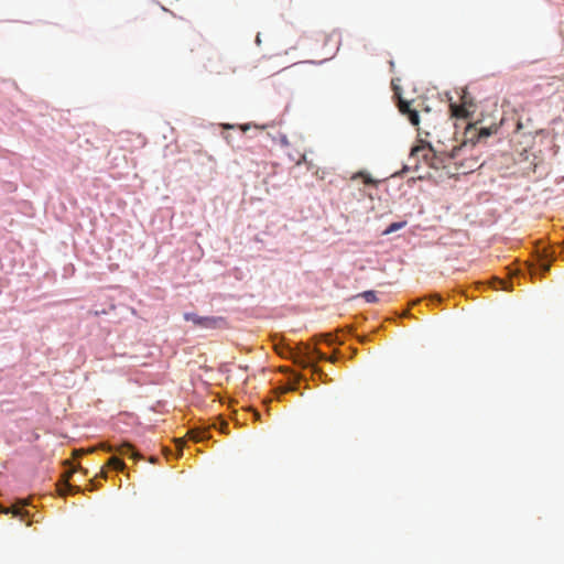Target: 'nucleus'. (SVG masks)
<instances>
[{
  "mask_svg": "<svg viewBox=\"0 0 564 564\" xmlns=\"http://www.w3.org/2000/svg\"><path fill=\"white\" fill-rule=\"evenodd\" d=\"M94 481H91V487H90V490H94Z\"/></svg>",
  "mask_w": 564,
  "mask_h": 564,
  "instance_id": "21",
  "label": "nucleus"
},
{
  "mask_svg": "<svg viewBox=\"0 0 564 564\" xmlns=\"http://www.w3.org/2000/svg\"><path fill=\"white\" fill-rule=\"evenodd\" d=\"M187 434L195 442H200V441H204L205 438L209 437L208 431L204 430V429H193V430L188 431Z\"/></svg>",
  "mask_w": 564,
  "mask_h": 564,
  "instance_id": "10",
  "label": "nucleus"
},
{
  "mask_svg": "<svg viewBox=\"0 0 564 564\" xmlns=\"http://www.w3.org/2000/svg\"><path fill=\"white\" fill-rule=\"evenodd\" d=\"M95 451V447L89 448L87 452L93 453Z\"/></svg>",
  "mask_w": 564,
  "mask_h": 564,
  "instance_id": "20",
  "label": "nucleus"
},
{
  "mask_svg": "<svg viewBox=\"0 0 564 564\" xmlns=\"http://www.w3.org/2000/svg\"><path fill=\"white\" fill-rule=\"evenodd\" d=\"M260 43H261V37H260V33H258L256 36V44L260 45Z\"/></svg>",
  "mask_w": 564,
  "mask_h": 564,
  "instance_id": "18",
  "label": "nucleus"
},
{
  "mask_svg": "<svg viewBox=\"0 0 564 564\" xmlns=\"http://www.w3.org/2000/svg\"><path fill=\"white\" fill-rule=\"evenodd\" d=\"M70 474L72 473H68L65 476V479L63 480V482L58 485V492L61 496H65L69 492H73V490L79 491L78 487H73L70 484H68V478H69Z\"/></svg>",
  "mask_w": 564,
  "mask_h": 564,
  "instance_id": "9",
  "label": "nucleus"
},
{
  "mask_svg": "<svg viewBox=\"0 0 564 564\" xmlns=\"http://www.w3.org/2000/svg\"><path fill=\"white\" fill-rule=\"evenodd\" d=\"M324 338L327 343H333V339H332V335L330 334H326L324 335Z\"/></svg>",
  "mask_w": 564,
  "mask_h": 564,
  "instance_id": "16",
  "label": "nucleus"
},
{
  "mask_svg": "<svg viewBox=\"0 0 564 564\" xmlns=\"http://www.w3.org/2000/svg\"><path fill=\"white\" fill-rule=\"evenodd\" d=\"M99 476L102 477V478H106L107 477V473L104 469H101Z\"/></svg>",
  "mask_w": 564,
  "mask_h": 564,
  "instance_id": "19",
  "label": "nucleus"
},
{
  "mask_svg": "<svg viewBox=\"0 0 564 564\" xmlns=\"http://www.w3.org/2000/svg\"><path fill=\"white\" fill-rule=\"evenodd\" d=\"M228 424L226 422L220 423V431L225 433V429H227Z\"/></svg>",
  "mask_w": 564,
  "mask_h": 564,
  "instance_id": "17",
  "label": "nucleus"
},
{
  "mask_svg": "<svg viewBox=\"0 0 564 564\" xmlns=\"http://www.w3.org/2000/svg\"><path fill=\"white\" fill-rule=\"evenodd\" d=\"M550 249H534L532 253V261L531 265L538 267V269H541L542 271H549L550 270V261H549V251Z\"/></svg>",
  "mask_w": 564,
  "mask_h": 564,
  "instance_id": "4",
  "label": "nucleus"
},
{
  "mask_svg": "<svg viewBox=\"0 0 564 564\" xmlns=\"http://www.w3.org/2000/svg\"><path fill=\"white\" fill-rule=\"evenodd\" d=\"M406 220L400 219L395 221H391L386 226L384 229L381 231V236H390L392 234H397L398 231L402 230L406 226Z\"/></svg>",
  "mask_w": 564,
  "mask_h": 564,
  "instance_id": "7",
  "label": "nucleus"
},
{
  "mask_svg": "<svg viewBox=\"0 0 564 564\" xmlns=\"http://www.w3.org/2000/svg\"><path fill=\"white\" fill-rule=\"evenodd\" d=\"M399 109L401 113L408 117L409 122L416 127L420 123V113L416 109L412 108L411 102L402 99L399 104Z\"/></svg>",
  "mask_w": 564,
  "mask_h": 564,
  "instance_id": "5",
  "label": "nucleus"
},
{
  "mask_svg": "<svg viewBox=\"0 0 564 564\" xmlns=\"http://www.w3.org/2000/svg\"><path fill=\"white\" fill-rule=\"evenodd\" d=\"M454 158L455 154L447 156L445 149L434 147L430 141L421 138V132L419 131V139L411 148L405 167L419 172L422 169V164H424L429 169L440 170L446 166V162L449 159Z\"/></svg>",
  "mask_w": 564,
  "mask_h": 564,
  "instance_id": "1",
  "label": "nucleus"
},
{
  "mask_svg": "<svg viewBox=\"0 0 564 564\" xmlns=\"http://www.w3.org/2000/svg\"><path fill=\"white\" fill-rule=\"evenodd\" d=\"M184 319L187 322H192L195 326L200 328H217L220 323H223L221 317L215 316H198L195 313H185Z\"/></svg>",
  "mask_w": 564,
  "mask_h": 564,
  "instance_id": "3",
  "label": "nucleus"
},
{
  "mask_svg": "<svg viewBox=\"0 0 564 564\" xmlns=\"http://www.w3.org/2000/svg\"><path fill=\"white\" fill-rule=\"evenodd\" d=\"M294 362L302 367H314L315 360H328L327 356L316 348L305 347L303 352L293 355ZM329 361L335 362V358H329Z\"/></svg>",
  "mask_w": 564,
  "mask_h": 564,
  "instance_id": "2",
  "label": "nucleus"
},
{
  "mask_svg": "<svg viewBox=\"0 0 564 564\" xmlns=\"http://www.w3.org/2000/svg\"><path fill=\"white\" fill-rule=\"evenodd\" d=\"M444 95H445L446 101H448V104H449L451 109H453V110L456 109L457 108V104L454 101V98L451 95V93L449 91H445Z\"/></svg>",
  "mask_w": 564,
  "mask_h": 564,
  "instance_id": "14",
  "label": "nucleus"
},
{
  "mask_svg": "<svg viewBox=\"0 0 564 564\" xmlns=\"http://www.w3.org/2000/svg\"><path fill=\"white\" fill-rule=\"evenodd\" d=\"M107 466L112 467L113 469L119 471H122L126 468L124 463L116 456H111L108 459Z\"/></svg>",
  "mask_w": 564,
  "mask_h": 564,
  "instance_id": "12",
  "label": "nucleus"
},
{
  "mask_svg": "<svg viewBox=\"0 0 564 564\" xmlns=\"http://www.w3.org/2000/svg\"><path fill=\"white\" fill-rule=\"evenodd\" d=\"M24 505L25 502H23L22 506L14 505L9 508L1 507L0 512L4 514L11 513L14 517L23 518L24 516H26V512H24L22 508Z\"/></svg>",
  "mask_w": 564,
  "mask_h": 564,
  "instance_id": "8",
  "label": "nucleus"
},
{
  "mask_svg": "<svg viewBox=\"0 0 564 564\" xmlns=\"http://www.w3.org/2000/svg\"><path fill=\"white\" fill-rule=\"evenodd\" d=\"M357 296H360L366 300L368 303H376L378 302V297L375 291H365Z\"/></svg>",
  "mask_w": 564,
  "mask_h": 564,
  "instance_id": "13",
  "label": "nucleus"
},
{
  "mask_svg": "<svg viewBox=\"0 0 564 564\" xmlns=\"http://www.w3.org/2000/svg\"><path fill=\"white\" fill-rule=\"evenodd\" d=\"M99 448H101V449H104V451H107V452L116 451V448H113L111 445L106 444V443H101V444L99 445Z\"/></svg>",
  "mask_w": 564,
  "mask_h": 564,
  "instance_id": "15",
  "label": "nucleus"
},
{
  "mask_svg": "<svg viewBox=\"0 0 564 564\" xmlns=\"http://www.w3.org/2000/svg\"><path fill=\"white\" fill-rule=\"evenodd\" d=\"M116 451L121 455H131V457L134 459H138L140 457L139 454L132 447V445L129 443L121 444L118 448H116Z\"/></svg>",
  "mask_w": 564,
  "mask_h": 564,
  "instance_id": "11",
  "label": "nucleus"
},
{
  "mask_svg": "<svg viewBox=\"0 0 564 564\" xmlns=\"http://www.w3.org/2000/svg\"><path fill=\"white\" fill-rule=\"evenodd\" d=\"M496 132V129L492 127H475L474 132L471 135V139L476 138V141L479 142L481 140H486L490 135H492Z\"/></svg>",
  "mask_w": 564,
  "mask_h": 564,
  "instance_id": "6",
  "label": "nucleus"
}]
</instances>
